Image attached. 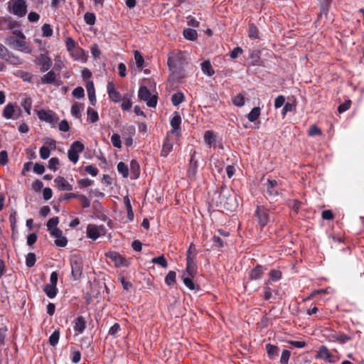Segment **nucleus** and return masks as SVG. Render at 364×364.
I'll use <instances>...</instances> for the list:
<instances>
[{
	"mask_svg": "<svg viewBox=\"0 0 364 364\" xmlns=\"http://www.w3.org/2000/svg\"><path fill=\"white\" fill-rule=\"evenodd\" d=\"M85 150L84 144L79 141H74L68 151V157L73 164H76L79 159V154Z\"/></svg>",
	"mask_w": 364,
	"mask_h": 364,
	"instance_id": "8",
	"label": "nucleus"
},
{
	"mask_svg": "<svg viewBox=\"0 0 364 364\" xmlns=\"http://www.w3.org/2000/svg\"><path fill=\"white\" fill-rule=\"evenodd\" d=\"M54 242L57 247H64L68 244V239L65 236H62L56 238Z\"/></svg>",
	"mask_w": 364,
	"mask_h": 364,
	"instance_id": "60",
	"label": "nucleus"
},
{
	"mask_svg": "<svg viewBox=\"0 0 364 364\" xmlns=\"http://www.w3.org/2000/svg\"><path fill=\"white\" fill-rule=\"evenodd\" d=\"M264 186L266 188V191L264 194L265 198L270 201L276 200V198L280 194L279 183L274 179L267 178Z\"/></svg>",
	"mask_w": 364,
	"mask_h": 364,
	"instance_id": "5",
	"label": "nucleus"
},
{
	"mask_svg": "<svg viewBox=\"0 0 364 364\" xmlns=\"http://www.w3.org/2000/svg\"><path fill=\"white\" fill-rule=\"evenodd\" d=\"M173 141H171L168 135H167L163 142L162 149L161 151V156L167 157L170 152L173 150Z\"/></svg>",
	"mask_w": 364,
	"mask_h": 364,
	"instance_id": "19",
	"label": "nucleus"
},
{
	"mask_svg": "<svg viewBox=\"0 0 364 364\" xmlns=\"http://www.w3.org/2000/svg\"><path fill=\"white\" fill-rule=\"evenodd\" d=\"M308 134L310 136H321L322 134V132L316 125L313 124L309 127Z\"/></svg>",
	"mask_w": 364,
	"mask_h": 364,
	"instance_id": "50",
	"label": "nucleus"
},
{
	"mask_svg": "<svg viewBox=\"0 0 364 364\" xmlns=\"http://www.w3.org/2000/svg\"><path fill=\"white\" fill-rule=\"evenodd\" d=\"M38 118L41 120L51 123L54 121V117L51 111L40 110L38 112Z\"/></svg>",
	"mask_w": 364,
	"mask_h": 364,
	"instance_id": "24",
	"label": "nucleus"
},
{
	"mask_svg": "<svg viewBox=\"0 0 364 364\" xmlns=\"http://www.w3.org/2000/svg\"><path fill=\"white\" fill-rule=\"evenodd\" d=\"M117 171L118 172L122 174V176L124 177V178H127L129 175V168H128V166L127 165L122 162V161H120L117 164Z\"/></svg>",
	"mask_w": 364,
	"mask_h": 364,
	"instance_id": "40",
	"label": "nucleus"
},
{
	"mask_svg": "<svg viewBox=\"0 0 364 364\" xmlns=\"http://www.w3.org/2000/svg\"><path fill=\"white\" fill-rule=\"evenodd\" d=\"M65 46L67 50L74 55V50H75L76 43L75 41L70 37H68L65 40Z\"/></svg>",
	"mask_w": 364,
	"mask_h": 364,
	"instance_id": "44",
	"label": "nucleus"
},
{
	"mask_svg": "<svg viewBox=\"0 0 364 364\" xmlns=\"http://www.w3.org/2000/svg\"><path fill=\"white\" fill-rule=\"evenodd\" d=\"M249 37L252 39H258L259 37V30L257 27L253 23H249Z\"/></svg>",
	"mask_w": 364,
	"mask_h": 364,
	"instance_id": "37",
	"label": "nucleus"
},
{
	"mask_svg": "<svg viewBox=\"0 0 364 364\" xmlns=\"http://www.w3.org/2000/svg\"><path fill=\"white\" fill-rule=\"evenodd\" d=\"M58 223H59L58 217H53V218H50L47 222L48 230L50 231L53 229L56 228Z\"/></svg>",
	"mask_w": 364,
	"mask_h": 364,
	"instance_id": "51",
	"label": "nucleus"
},
{
	"mask_svg": "<svg viewBox=\"0 0 364 364\" xmlns=\"http://www.w3.org/2000/svg\"><path fill=\"white\" fill-rule=\"evenodd\" d=\"M35 63L40 66V70L42 73L48 71L53 65L51 59L46 54H40L35 59Z\"/></svg>",
	"mask_w": 364,
	"mask_h": 364,
	"instance_id": "11",
	"label": "nucleus"
},
{
	"mask_svg": "<svg viewBox=\"0 0 364 364\" xmlns=\"http://www.w3.org/2000/svg\"><path fill=\"white\" fill-rule=\"evenodd\" d=\"M87 120L92 123L97 122L99 120V115L97 111L92 107H88L87 109Z\"/></svg>",
	"mask_w": 364,
	"mask_h": 364,
	"instance_id": "35",
	"label": "nucleus"
},
{
	"mask_svg": "<svg viewBox=\"0 0 364 364\" xmlns=\"http://www.w3.org/2000/svg\"><path fill=\"white\" fill-rule=\"evenodd\" d=\"M14 107L11 103L8 104L4 109L3 116L6 119H11L14 114Z\"/></svg>",
	"mask_w": 364,
	"mask_h": 364,
	"instance_id": "36",
	"label": "nucleus"
},
{
	"mask_svg": "<svg viewBox=\"0 0 364 364\" xmlns=\"http://www.w3.org/2000/svg\"><path fill=\"white\" fill-rule=\"evenodd\" d=\"M284 102L285 97L283 95H279L274 100V107L278 109L284 105Z\"/></svg>",
	"mask_w": 364,
	"mask_h": 364,
	"instance_id": "64",
	"label": "nucleus"
},
{
	"mask_svg": "<svg viewBox=\"0 0 364 364\" xmlns=\"http://www.w3.org/2000/svg\"><path fill=\"white\" fill-rule=\"evenodd\" d=\"M170 124L171 126V133L180 136L181 132V117L178 112H175L174 115L171 117Z\"/></svg>",
	"mask_w": 364,
	"mask_h": 364,
	"instance_id": "13",
	"label": "nucleus"
},
{
	"mask_svg": "<svg viewBox=\"0 0 364 364\" xmlns=\"http://www.w3.org/2000/svg\"><path fill=\"white\" fill-rule=\"evenodd\" d=\"M151 262L153 264H159V266H161L163 268H167V267H168L167 260L164 255H161L157 257H154L151 259Z\"/></svg>",
	"mask_w": 364,
	"mask_h": 364,
	"instance_id": "41",
	"label": "nucleus"
},
{
	"mask_svg": "<svg viewBox=\"0 0 364 364\" xmlns=\"http://www.w3.org/2000/svg\"><path fill=\"white\" fill-rule=\"evenodd\" d=\"M291 355V353L289 350L284 349L282 352L281 358H280V363L281 364H288L289 360Z\"/></svg>",
	"mask_w": 364,
	"mask_h": 364,
	"instance_id": "53",
	"label": "nucleus"
},
{
	"mask_svg": "<svg viewBox=\"0 0 364 364\" xmlns=\"http://www.w3.org/2000/svg\"><path fill=\"white\" fill-rule=\"evenodd\" d=\"M8 328L6 325L0 324V345L4 346L5 344V338L6 337V333Z\"/></svg>",
	"mask_w": 364,
	"mask_h": 364,
	"instance_id": "49",
	"label": "nucleus"
},
{
	"mask_svg": "<svg viewBox=\"0 0 364 364\" xmlns=\"http://www.w3.org/2000/svg\"><path fill=\"white\" fill-rule=\"evenodd\" d=\"M73 95L77 99H80L84 97L85 96V91L84 89L82 87H77L75 88L73 91Z\"/></svg>",
	"mask_w": 364,
	"mask_h": 364,
	"instance_id": "58",
	"label": "nucleus"
},
{
	"mask_svg": "<svg viewBox=\"0 0 364 364\" xmlns=\"http://www.w3.org/2000/svg\"><path fill=\"white\" fill-rule=\"evenodd\" d=\"M266 268L262 265L257 264L249 273V279L250 280H257L262 277Z\"/></svg>",
	"mask_w": 364,
	"mask_h": 364,
	"instance_id": "16",
	"label": "nucleus"
},
{
	"mask_svg": "<svg viewBox=\"0 0 364 364\" xmlns=\"http://www.w3.org/2000/svg\"><path fill=\"white\" fill-rule=\"evenodd\" d=\"M185 100L184 94L177 92L171 96V102L173 106L177 107Z\"/></svg>",
	"mask_w": 364,
	"mask_h": 364,
	"instance_id": "28",
	"label": "nucleus"
},
{
	"mask_svg": "<svg viewBox=\"0 0 364 364\" xmlns=\"http://www.w3.org/2000/svg\"><path fill=\"white\" fill-rule=\"evenodd\" d=\"M266 350L269 358L272 359L278 355L279 348L277 346L268 343L266 345Z\"/></svg>",
	"mask_w": 364,
	"mask_h": 364,
	"instance_id": "31",
	"label": "nucleus"
},
{
	"mask_svg": "<svg viewBox=\"0 0 364 364\" xmlns=\"http://www.w3.org/2000/svg\"><path fill=\"white\" fill-rule=\"evenodd\" d=\"M43 84H54L56 81V74L53 70H50L41 77Z\"/></svg>",
	"mask_w": 364,
	"mask_h": 364,
	"instance_id": "23",
	"label": "nucleus"
},
{
	"mask_svg": "<svg viewBox=\"0 0 364 364\" xmlns=\"http://www.w3.org/2000/svg\"><path fill=\"white\" fill-rule=\"evenodd\" d=\"M183 36L186 39L189 41H195L198 38L197 31L192 28H186L183 30Z\"/></svg>",
	"mask_w": 364,
	"mask_h": 364,
	"instance_id": "30",
	"label": "nucleus"
},
{
	"mask_svg": "<svg viewBox=\"0 0 364 364\" xmlns=\"http://www.w3.org/2000/svg\"><path fill=\"white\" fill-rule=\"evenodd\" d=\"M333 338L340 343L344 344L350 340V337L343 333H338Z\"/></svg>",
	"mask_w": 364,
	"mask_h": 364,
	"instance_id": "46",
	"label": "nucleus"
},
{
	"mask_svg": "<svg viewBox=\"0 0 364 364\" xmlns=\"http://www.w3.org/2000/svg\"><path fill=\"white\" fill-rule=\"evenodd\" d=\"M56 186L61 191H72L73 186L70 185L64 177L58 176L54 180Z\"/></svg>",
	"mask_w": 364,
	"mask_h": 364,
	"instance_id": "18",
	"label": "nucleus"
},
{
	"mask_svg": "<svg viewBox=\"0 0 364 364\" xmlns=\"http://www.w3.org/2000/svg\"><path fill=\"white\" fill-rule=\"evenodd\" d=\"M186 271L188 276H191V277H194L197 274V264L195 255H187Z\"/></svg>",
	"mask_w": 364,
	"mask_h": 364,
	"instance_id": "14",
	"label": "nucleus"
},
{
	"mask_svg": "<svg viewBox=\"0 0 364 364\" xmlns=\"http://www.w3.org/2000/svg\"><path fill=\"white\" fill-rule=\"evenodd\" d=\"M39 153L42 159H46L49 157L50 151L48 147L43 146L41 147Z\"/></svg>",
	"mask_w": 364,
	"mask_h": 364,
	"instance_id": "61",
	"label": "nucleus"
},
{
	"mask_svg": "<svg viewBox=\"0 0 364 364\" xmlns=\"http://www.w3.org/2000/svg\"><path fill=\"white\" fill-rule=\"evenodd\" d=\"M193 278L191 276L189 277H184V275L182 276L183 284L186 287H188L191 290H193L196 288V286L193 282Z\"/></svg>",
	"mask_w": 364,
	"mask_h": 364,
	"instance_id": "48",
	"label": "nucleus"
},
{
	"mask_svg": "<svg viewBox=\"0 0 364 364\" xmlns=\"http://www.w3.org/2000/svg\"><path fill=\"white\" fill-rule=\"evenodd\" d=\"M131 178L136 179L140 175V166L136 160L132 159L130 162Z\"/></svg>",
	"mask_w": 364,
	"mask_h": 364,
	"instance_id": "21",
	"label": "nucleus"
},
{
	"mask_svg": "<svg viewBox=\"0 0 364 364\" xmlns=\"http://www.w3.org/2000/svg\"><path fill=\"white\" fill-rule=\"evenodd\" d=\"M111 142L112 145L116 148L122 147V141L120 136L118 134H113L111 136Z\"/></svg>",
	"mask_w": 364,
	"mask_h": 364,
	"instance_id": "54",
	"label": "nucleus"
},
{
	"mask_svg": "<svg viewBox=\"0 0 364 364\" xmlns=\"http://www.w3.org/2000/svg\"><path fill=\"white\" fill-rule=\"evenodd\" d=\"M77 198L80 200L82 208H87L90 206V200L85 195L79 194Z\"/></svg>",
	"mask_w": 364,
	"mask_h": 364,
	"instance_id": "56",
	"label": "nucleus"
},
{
	"mask_svg": "<svg viewBox=\"0 0 364 364\" xmlns=\"http://www.w3.org/2000/svg\"><path fill=\"white\" fill-rule=\"evenodd\" d=\"M84 105L83 104L75 102L71 107V114L75 118L81 117V110L83 109Z\"/></svg>",
	"mask_w": 364,
	"mask_h": 364,
	"instance_id": "29",
	"label": "nucleus"
},
{
	"mask_svg": "<svg viewBox=\"0 0 364 364\" xmlns=\"http://www.w3.org/2000/svg\"><path fill=\"white\" fill-rule=\"evenodd\" d=\"M70 261L72 277L73 280H77L81 277L82 274V259L77 255H73Z\"/></svg>",
	"mask_w": 364,
	"mask_h": 364,
	"instance_id": "6",
	"label": "nucleus"
},
{
	"mask_svg": "<svg viewBox=\"0 0 364 364\" xmlns=\"http://www.w3.org/2000/svg\"><path fill=\"white\" fill-rule=\"evenodd\" d=\"M351 100H347L343 104H341L338 107V111L339 113L344 112L350 109L351 105Z\"/></svg>",
	"mask_w": 364,
	"mask_h": 364,
	"instance_id": "57",
	"label": "nucleus"
},
{
	"mask_svg": "<svg viewBox=\"0 0 364 364\" xmlns=\"http://www.w3.org/2000/svg\"><path fill=\"white\" fill-rule=\"evenodd\" d=\"M303 203L302 202L293 199V200H288V205L289 207L293 210L295 213H298L299 210L301 209Z\"/></svg>",
	"mask_w": 364,
	"mask_h": 364,
	"instance_id": "32",
	"label": "nucleus"
},
{
	"mask_svg": "<svg viewBox=\"0 0 364 364\" xmlns=\"http://www.w3.org/2000/svg\"><path fill=\"white\" fill-rule=\"evenodd\" d=\"M232 101L234 105L240 107L245 105V97L240 93L235 95Z\"/></svg>",
	"mask_w": 364,
	"mask_h": 364,
	"instance_id": "45",
	"label": "nucleus"
},
{
	"mask_svg": "<svg viewBox=\"0 0 364 364\" xmlns=\"http://www.w3.org/2000/svg\"><path fill=\"white\" fill-rule=\"evenodd\" d=\"M43 291L48 298L53 299L56 296L58 289L56 285L46 284L43 287Z\"/></svg>",
	"mask_w": 364,
	"mask_h": 364,
	"instance_id": "20",
	"label": "nucleus"
},
{
	"mask_svg": "<svg viewBox=\"0 0 364 364\" xmlns=\"http://www.w3.org/2000/svg\"><path fill=\"white\" fill-rule=\"evenodd\" d=\"M84 20L88 25H94L96 21V17L95 14L87 12L84 16Z\"/></svg>",
	"mask_w": 364,
	"mask_h": 364,
	"instance_id": "52",
	"label": "nucleus"
},
{
	"mask_svg": "<svg viewBox=\"0 0 364 364\" xmlns=\"http://www.w3.org/2000/svg\"><path fill=\"white\" fill-rule=\"evenodd\" d=\"M59 165V159L56 157L51 158L48 161V168L53 171H56Z\"/></svg>",
	"mask_w": 364,
	"mask_h": 364,
	"instance_id": "62",
	"label": "nucleus"
},
{
	"mask_svg": "<svg viewBox=\"0 0 364 364\" xmlns=\"http://www.w3.org/2000/svg\"><path fill=\"white\" fill-rule=\"evenodd\" d=\"M107 94L109 99L114 102H119L122 100V97L119 92H118L114 87L112 82H109L107 85Z\"/></svg>",
	"mask_w": 364,
	"mask_h": 364,
	"instance_id": "15",
	"label": "nucleus"
},
{
	"mask_svg": "<svg viewBox=\"0 0 364 364\" xmlns=\"http://www.w3.org/2000/svg\"><path fill=\"white\" fill-rule=\"evenodd\" d=\"M254 217L257 225L262 230L274 221V212L264 205H258L254 212Z\"/></svg>",
	"mask_w": 364,
	"mask_h": 364,
	"instance_id": "1",
	"label": "nucleus"
},
{
	"mask_svg": "<svg viewBox=\"0 0 364 364\" xmlns=\"http://www.w3.org/2000/svg\"><path fill=\"white\" fill-rule=\"evenodd\" d=\"M9 11L18 17L24 16L27 13V5L24 0H10L8 4Z\"/></svg>",
	"mask_w": 364,
	"mask_h": 364,
	"instance_id": "3",
	"label": "nucleus"
},
{
	"mask_svg": "<svg viewBox=\"0 0 364 364\" xmlns=\"http://www.w3.org/2000/svg\"><path fill=\"white\" fill-rule=\"evenodd\" d=\"M201 70L205 75L209 77H211L215 74V71L209 60H205L201 63Z\"/></svg>",
	"mask_w": 364,
	"mask_h": 364,
	"instance_id": "26",
	"label": "nucleus"
},
{
	"mask_svg": "<svg viewBox=\"0 0 364 364\" xmlns=\"http://www.w3.org/2000/svg\"><path fill=\"white\" fill-rule=\"evenodd\" d=\"M86 328V322L83 316H77L75 320L73 328L75 331L82 333Z\"/></svg>",
	"mask_w": 364,
	"mask_h": 364,
	"instance_id": "22",
	"label": "nucleus"
},
{
	"mask_svg": "<svg viewBox=\"0 0 364 364\" xmlns=\"http://www.w3.org/2000/svg\"><path fill=\"white\" fill-rule=\"evenodd\" d=\"M87 237L92 240L97 239L100 234L97 227L95 225H88L87 227Z\"/></svg>",
	"mask_w": 364,
	"mask_h": 364,
	"instance_id": "25",
	"label": "nucleus"
},
{
	"mask_svg": "<svg viewBox=\"0 0 364 364\" xmlns=\"http://www.w3.org/2000/svg\"><path fill=\"white\" fill-rule=\"evenodd\" d=\"M316 358L321 359L330 363H334L338 360L336 356L332 354L326 346L319 347L316 355Z\"/></svg>",
	"mask_w": 364,
	"mask_h": 364,
	"instance_id": "9",
	"label": "nucleus"
},
{
	"mask_svg": "<svg viewBox=\"0 0 364 364\" xmlns=\"http://www.w3.org/2000/svg\"><path fill=\"white\" fill-rule=\"evenodd\" d=\"M121 330L120 325L118 323H115L109 329L108 333L112 337L115 338L117 333Z\"/></svg>",
	"mask_w": 364,
	"mask_h": 364,
	"instance_id": "59",
	"label": "nucleus"
},
{
	"mask_svg": "<svg viewBox=\"0 0 364 364\" xmlns=\"http://www.w3.org/2000/svg\"><path fill=\"white\" fill-rule=\"evenodd\" d=\"M124 202L127 212V218L129 219V221H132L134 220V215L132 210V207L129 198L128 197H125L124 198Z\"/></svg>",
	"mask_w": 364,
	"mask_h": 364,
	"instance_id": "34",
	"label": "nucleus"
},
{
	"mask_svg": "<svg viewBox=\"0 0 364 364\" xmlns=\"http://www.w3.org/2000/svg\"><path fill=\"white\" fill-rule=\"evenodd\" d=\"M105 257L110 259L116 267H127L128 264L124 257L115 251H109L105 253Z\"/></svg>",
	"mask_w": 364,
	"mask_h": 364,
	"instance_id": "10",
	"label": "nucleus"
},
{
	"mask_svg": "<svg viewBox=\"0 0 364 364\" xmlns=\"http://www.w3.org/2000/svg\"><path fill=\"white\" fill-rule=\"evenodd\" d=\"M260 108L258 107H254L250 112L247 114V119L250 122H255L260 116Z\"/></svg>",
	"mask_w": 364,
	"mask_h": 364,
	"instance_id": "33",
	"label": "nucleus"
},
{
	"mask_svg": "<svg viewBox=\"0 0 364 364\" xmlns=\"http://www.w3.org/2000/svg\"><path fill=\"white\" fill-rule=\"evenodd\" d=\"M122 102L121 104V108L124 111H129L132 106V96L129 94H126L124 95V97L122 99Z\"/></svg>",
	"mask_w": 364,
	"mask_h": 364,
	"instance_id": "27",
	"label": "nucleus"
},
{
	"mask_svg": "<svg viewBox=\"0 0 364 364\" xmlns=\"http://www.w3.org/2000/svg\"><path fill=\"white\" fill-rule=\"evenodd\" d=\"M176 273L174 271H170L165 277V283L168 286H172L176 283Z\"/></svg>",
	"mask_w": 364,
	"mask_h": 364,
	"instance_id": "42",
	"label": "nucleus"
},
{
	"mask_svg": "<svg viewBox=\"0 0 364 364\" xmlns=\"http://www.w3.org/2000/svg\"><path fill=\"white\" fill-rule=\"evenodd\" d=\"M204 141L208 145L215 144L216 137L213 131L208 130L204 134Z\"/></svg>",
	"mask_w": 364,
	"mask_h": 364,
	"instance_id": "38",
	"label": "nucleus"
},
{
	"mask_svg": "<svg viewBox=\"0 0 364 364\" xmlns=\"http://www.w3.org/2000/svg\"><path fill=\"white\" fill-rule=\"evenodd\" d=\"M138 97L141 100L146 102L149 107H155L157 105V97L151 95L149 90L145 86H141L139 89Z\"/></svg>",
	"mask_w": 364,
	"mask_h": 364,
	"instance_id": "7",
	"label": "nucleus"
},
{
	"mask_svg": "<svg viewBox=\"0 0 364 364\" xmlns=\"http://www.w3.org/2000/svg\"><path fill=\"white\" fill-rule=\"evenodd\" d=\"M32 99L31 97H25L21 105L24 108L25 111L28 114H31V110L32 107Z\"/></svg>",
	"mask_w": 364,
	"mask_h": 364,
	"instance_id": "39",
	"label": "nucleus"
},
{
	"mask_svg": "<svg viewBox=\"0 0 364 364\" xmlns=\"http://www.w3.org/2000/svg\"><path fill=\"white\" fill-rule=\"evenodd\" d=\"M196 151H193L191 154V159L189 161V166L187 171V176L191 181L196 179V175L198 168V161L195 159Z\"/></svg>",
	"mask_w": 364,
	"mask_h": 364,
	"instance_id": "12",
	"label": "nucleus"
},
{
	"mask_svg": "<svg viewBox=\"0 0 364 364\" xmlns=\"http://www.w3.org/2000/svg\"><path fill=\"white\" fill-rule=\"evenodd\" d=\"M25 40L26 38H18L14 36H10L6 38V43L14 49L18 51L31 53L32 48Z\"/></svg>",
	"mask_w": 364,
	"mask_h": 364,
	"instance_id": "4",
	"label": "nucleus"
},
{
	"mask_svg": "<svg viewBox=\"0 0 364 364\" xmlns=\"http://www.w3.org/2000/svg\"><path fill=\"white\" fill-rule=\"evenodd\" d=\"M43 36L50 37L53 35V29L50 24L45 23L42 26Z\"/></svg>",
	"mask_w": 364,
	"mask_h": 364,
	"instance_id": "55",
	"label": "nucleus"
},
{
	"mask_svg": "<svg viewBox=\"0 0 364 364\" xmlns=\"http://www.w3.org/2000/svg\"><path fill=\"white\" fill-rule=\"evenodd\" d=\"M85 87L87 92L89 100L90 101V104L92 106H95L97 100L95 96V90L93 81L89 80L88 82H87Z\"/></svg>",
	"mask_w": 364,
	"mask_h": 364,
	"instance_id": "17",
	"label": "nucleus"
},
{
	"mask_svg": "<svg viewBox=\"0 0 364 364\" xmlns=\"http://www.w3.org/2000/svg\"><path fill=\"white\" fill-rule=\"evenodd\" d=\"M60 338V329L55 330L49 337V343L52 346H55Z\"/></svg>",
	"mask_w": 364,
	"mask_h": 364,
	"instance_id": "43",
	"label": "nucleus"
},
{
	"mask_svg": "<svg viewBox=\"0 0 364 364\" xmlns=\"http://www.w3.org/2000/svg\"><path fill=\"white\" fill-rule=\"evenodd\" d=\"M269 276L272 281H278L282 278V272L277 269H272Z\"/></svg>",
	"mask_w": 364,
	"mask_h": 364,
	"instance_id": "63",
	"label": "nucleus"
},
{
	"mask_svg": "<svg viewBox=\"0 0 364 364\" xmlns=\"http://www.w3.org/2000/svg\"><path fill=\"white\" fill-rule=\"evenodd\" d=\"M0 58L12 65H19L23 63V60L20 57L14 54L1 43H0Z\"/></svg>",
	"mask_w": 364,
	"mask_h": 364,
	"instance_id": "2",
	"label": "nucleus"
},
{
	"mask_svg": "<svg viewBox=\"0 0 364 364\" xmlns=\"http://www.w3.org/2000/svg\"><path fill=\"white\" fill-rule=\"evenodd\" d=\"M36 261V255L33 252H29L26 259V264L28 267L34 266Z\"/></svg>",
	"mask_w": 364,
	"mask_h": 364,
	"instance_id": "47",
	"label": "nucleus"
}]
</instances>
